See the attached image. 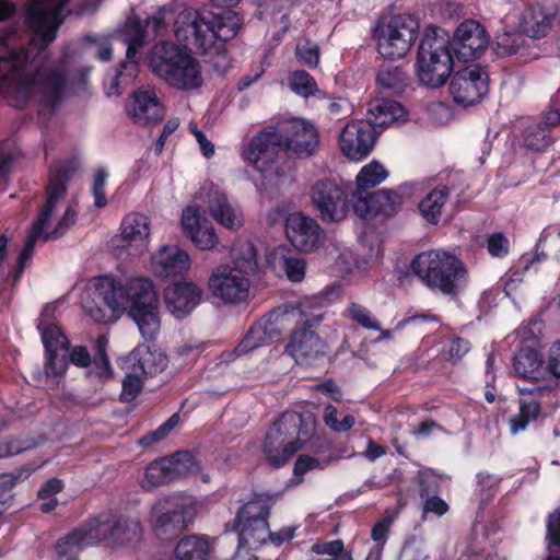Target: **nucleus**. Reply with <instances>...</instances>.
Here are the masks:
<instances>
[{
  "label": "nucleus",
  "instance_id": "obj_36",
  "mask_svg": "<svg viewBox=\"0 0 560 560\" xmlns=\"http://www.w3.org/2000/svg\"><path fill=\"white\" fill-rule=\"evenodd\" d=\"M529 49L528 39L522 32H504L494 40L493 50L499 58L520 56L527 57Z\"/></svg>",
  "mask_w": 560,
  "mask_h": 560
},
{
  "label": "nucleus",
  "instance_id": "obj_52",
  "mask_svg": "<svg viewBox=\"0 0 560 560\" xmlns=\"http://www.w3.org/2000/svg\"><path fill=\"white\" fill-rule=\"evenodd\" d=\"M266 339L264 337V331L260 328V325H252L249 329L246 331L245 336L241 339V341L236 345L234 349V353L237 357L247 354L254 349L266 345Z\"/></svg>",
  "mask_w": 560,
  "mask_h": 560
},
{
  "label": "nucleus",
  "instance_id": "obj_28",
  "mask_svg": "<svg viewBox=\"0 0 560 560\" xmlns=\"http://www.w3.org/2000/svg\"><path fill=\"white\" fill-rule=\"evenodd\" d=\"M122 360L132 366L142 376H154L163 372L167 364V355L156 350H151L149 346H138Z\"/></svg>",
  "mask_w": 560,
  "mask_h": 560
},
{
  "label": "nucleus",
  "instance_id": "obj_50",
  "mask_svg": "<svg viewBox=\"0 0 560 560\" xmlns=\"http://www.w3.org/2000/svg\"><path fill=\"white\" fill-rule=\"evenodd\" d=\"M346 317L357 325L370 329L380 330L381 325L377 319L372 315L371 311L362 304L350 302L346 310Z\"/></svg>",
  "mask_w": 560,
  "mask_h": 560
},
{
  "label": "nucleus",
  "instance_id": "obj_63",
  "mask_svg": "<svg viewBox=\"0 0 560 560\" xmlns=\"http://www.w3.org/2000/svg\"><path fill=\"white\" fill-rule=\"evenodd\" d=\"M325 464H322L320 459L311 455H300L293 466V475L295 477H302L314 469H325Z\"/></svg>",
  "mask_w": 560,
  "mask_h": 560
},
{
  "label": "nucleus",
  "instance_id": "obj_48",
  "mask_svg": "<svg viewBox=\"0 0 560 560\" xmlns=\"http://www.w3.org/2000/svg\"><path fill=\"white\" fill-rule=\"evenodd\" d=\"M37 329L40 332L45 351H58L59 349L69 348V340L57 324L37 326Z\"/></svg>",
  "mask_w": 560,
  "mask_h": 560
},
{
  "label": "nucleus",
  "instance_id": "obj_6",
  "mask_svg": "<svg viewBox=\"0 0 560 560\" xmlns=\"http://www.w3.org/2000/svg\"><path fill=\"white\" fill-rule=\"evenodd\" d=\"M148 59L152 72L177 90H196L203 83L201 66L185 46L161 40L151 48Z\"/></svg>",
  "mask_w": 560,
  "mask_h": 560
},
{
  "label": "nucleus",
  "instance_id": "obj_41",
  "mask_svg": "<svg viewBox=\"0 0 560 560\" xmlns=\"http://www.w3.org/2000/svg\"><path fill=\"white\" fill-rule=\"evenodd\" d=\"M536 260L551 259L560 265V229L545 230L540 235L536 247Z\"/></svg>",
  "mask_w": 560,
  "mask_h": 560
},
{
  "label": "nucleus",
  "instance_id": "obj_20",
  "mask_svg": "<svg viewBox=\"0 0 560 560\" xmlns=\"http://www.w3.org/2000/svg\"><path fill=\"white\" fill-rule=\"evenodd\" d=\"M560 135V113L556 108H551L549 103L548 109L541 115V119L537 122L528 124L522 131L523 144L533 152H545L556 141Z\"/></svg>",
  "mask_w": 560,
  "mask_h": 560
},
{
  "label": "nucleus",
  "instance_id": "obj_25",
  "mask_svg": "<svg viewBox=\"0 0 560 560\" xmlns=\"http://www.w3.org/2000/svg\"><path fill=\"white\" fill-rule=\"evenodd\" d=\"M201 296V289L192 282H176L164 290L165 306L178 319L189 315L200 303Z\"/></svg>",
  "mask_w": 560,
  "mask_h": 560
},
{
  "label": "nucleus",
  "instance_id": "obj_30",
  "mask_svg": "<svg viewBox=\"0 0 560 560\" xmlns=\"http://www.w3.org/2000/svg\"><path fill=\"white\" fill-rule=\"evenodd\" d=\"M150 235V219L138 212H131L124 217L120 224L121 246L140 247V253L147 247Z\"/></svg>",
  "mask_w": 560,
  "mask_h": 560
},
{
  "label": "nucleus",
  "instance_id": "obj_27",
  "mask_svg": "<svg viewBox=\"0 0 560 560\" xmlns=\"http://www.w3.org/2000/svg\"><path fill=\"white\" fill-rule=\"evenodd\" d=\"M93 544L96 541L89 520L56 541V560H79L80 553Z\"/></svg>",
  "mask_w": 560,
  "mask_h": 560
},
{
  "label": "nucleus",
  "instance_id": "obj_23",
  "mask_svg": "<svg viewBox=\"0 0 560 560\" xmlns=\"http://www.w3.org/2000/svg\"><path fill=\"white\" fill-rule=\"evenodd\" d=\"M282 141L288 158H310L319 145V135L316 127L304 120H294L282 131Z\"/></svg>",
  "mask_w": 560,
  "mask_h": 560
},
{
  "label": "nucleus",
  "instance_id": "obj_29",
  "mask_svg": "<svg viewBox=\"0 0 560 560\" xmlns=\"http://www.w3.org/2000/svg\"><path fill=\"white\" fill-rule=\"evenodd\" d=\"M553 19V14L542 5L530 4L522 12L520 27L527 39H540L550 33Z\"/></svg>",
  "mask_w": 560,
  "mask_h": 560
},
{
  "label": "nucleus",
  "instance_id": "obj_10",
  "mask_svg": "<svg viewBox=\"0 0 560 560\" xmlns=\"http://www.w3.org/2000/svg\"><path fill=\"white\" fill-rule=\"evenodd\" d=\"M243 18L231 9L220 12L195 11L184 22V32L188 34L190 44L196 48H209L214 44L228 43L233 39L243 26Z\"/></svg>",
  "mask_w": 560,
  "mask_h": 560
},
{
  "label": "nucleus",
  "instance_id": "obj_3",
  "mask_svg": "<svg viewBox=\"0 0 560 560\" xmlns=\"http://www.w3.org/2000/svg\"><path fill=\"white\" fill-rule=\"evenodd\" d=\"M317 419L312 411H284L269 427L264 442L262 454L266 463L273 468L284 466L312 436Z\"/></svg>",
  "mask_w": 560,
  "mask_h": 560
},
{
  "label": "nucleus",
  "instance_id": "obj_45",
  "mask_svg": "<svg viewBox=\"0 0 560 560\" xmlns=\"http://www.w3.org/2000/svg\"><path fill=\"white\" fill-rule=\"evenodd\" d=\"M165 457L166 460H170L174 479L192 474L199 468L198 462L190 451H177Z\"/></svg>",
  "mask_w": 560,
  "mask_h": 560
},
{
  "label": "nucleus",
  "instance_id": "obj_46",
  "mask_svg": "<svg viewBox=\"0 0 560 560\" xmlns=\"http://www.w3.org/2000/svg\"><path fill=\"white\" fill-rule=\"evenodd\" d=\"M197 50L208 58L213 70L220 74H224L231 68V57L229 55L226 43L214 42L209 48H197Z\"/></svg>",
  "mask_w": 560,
  "mask_h": 560
},
{
  "label": "nucleus",
  "instance_id": "obj_22",
  "mask_svg": "<svg viewBox=\"0 0 560 560\" xmlns=\"http://www.w3.org/2000/svg\"><path fill=\"white\" fill-rule=\"evenodd\" d=\"M518 413L510 419V430L513 434L527 429L528 424L541 413V399L549 396V386L530 383L528 386L518 387Z\"/></svg>",
  "mask_w": 560,
  "mask_h": 560
},
{
  "label": "nucleus",
  "instance_id": "obj_17",
  "mask_svg": "<svg viewBox=\"0 0 560 560\" xmlns=\"http://www.w3.org/2000/svg\"><path fill=\"white\" fill-rule=\"evenodd\" d=\"M489 73L480 65L456 71L450 82V94L457 105L468 107L479 103L489 91Z\"/></svg>",
  "mask_w": 560,
  "mask_h": 560
},
{
  "label": "nucleus",
  "instance_id": "obj_13",
  "mask_svg": "<svg viewBox=\"0 0 560 560\" xmlns=\"http://www.w3.org/2000/svg\"><path fill=\"white\" fill-rule=\"evenodd\" d=\"M420 24L411 14L393 15L384 26L374 31L377 50L383 58L397 60L404 58L419 36Z\"/></svg>",
  "mask_w": 560,
  "mask_h": 560
},
{
  "label": "nucleus",
  "instance_id": "obj_56",
  "mask_svg": "<svg viewBox=\"0 0 560 560\" xmlns=\"http://www.w3.org/2000/svg\"><path fill=\"white\" fill-rule=\"evenodd\" d=\"M37 446L34 440L9 439L0 442V459L21 454Z\"/></svg>",
  "mask_w": 560,
  "mask_h": 560
},
{
  "label": "nucleus",
  "instance_id": "obj_37",
  "mask_svg": "<svg viewBox=\"0 0 560 560\" xmlns=\"http://www.w3.org/2000/svg\"><path fill=\"white\" fill-rule=\"evenodd\" d=\"M375 82L378 89L394 95H400L407 86V74L398 66L381 65Z\"/></svg>",
  "mask_w": 560,
  "mask_h": 560
},
{
  "label": "nucleus",
  "instance_id": "obj_51",
  "mask_svg": "<svg viewBox=\"0 0 560 560\" xmlns=\"http://www.w3.org/2000/svg\"><path fill=\"white\" fill-rule=\"evenodd\" d=\"M295 58L301 65L310 69L317 68L320 59L318 45L310 38H305L296 45Z\"/></svg>",
  "mask_w": 560,
  "mask_h": 560
},
{
  "label": "nucleus",
  "instance_id": "obj_31",
  "mask_svg": "<svg viewBox=\"0 0 560 560\" xmlns=\"http://www.w3.org/2000/svg\"><path fill=\"white\" fill-rule=\"evenodd\" d=\"M454 191L455 185L450 178L447 184L438 185L420 200L418 209L425 222L434 225L440 222L442 209Z\"/></svg>",
  "mask_w": 560,
  "mask_h": 560
},
{
  "label": "nucleus",
  "instance_id": "obj_49",
  "mask_svg": "<svg viewBox=\"0 0 560 560\" xmlns=\"http://www.w3.org/2000/svg\"><path fill=\"white\" fill-rule=\"evenodd\" d=\"M290 89L302 97L314 95L317 91L315 79L305 70H294L289 74Z\"/></svg>",
  "mask_w": 560,
  "mask_h": 560
},
{
  "label": "nucleus",
  "instance_id": "obj_58",
  "mask_svg": "<svg viewBox=\"0 0 560 560\" xmlns=\"http://www.w3.org/2000/svg\"><path fill=\"white\" fill-rule=\"evenodd\" d=\"M282 267L291 282H301L305 277L306 262L301 257H284Z\"/></svg>",
  "mask_w": 560,
  "mask_h": 560
},
{
  "label": "nucleus",
  "instance_id": "obj_33",
  "mask_svg": "<svg viewBox=\"0 0 560 560\" xmlns=\"http://www.w3.org/2000/svg\"><path fill=\"white\" fill-rule=\"evenodd\" d=\"M512 365L518 377L537 382L542 373L544 359L535 347L522 345L513 355Z\"/></svg>",
  "mask_w": 560,
  "mask_h": 560
},
{
  "label": "nucleus",
  "instance_id": "obj_21",
  "mask_svg": "<svg viewBox=\"0 0 560 560\" xmlns=\"http://www.w3.org/2000/svg\"><path fill=\"white\" fill-rule=\"evenodd\" d=\"M285 234L296 249L305 253L318 248L324 238L323 229L317 221L300 211L287 217Z\"/></svg>",
  "mask_w": 560,
  "mask_h": 560
},
{
  "label": "nucleus",
  "instance_id": "obj_42",
  "mask_svg": "<svg viewBox=\"0 0 560 560\" xmlns=\"http://www.w3.org/2000/svg\"><path fill=\"white\" fill-rule=\"evenodd\" d=\"M121 370L126 372V375L121 383V393L119 400L121 402H131L141 393L143 388V376L138 373L132 366L126 363L122 359L118 362Z\"/></svg>",
  "mask_w": 560,
  "mask_h": 560
},
{
  "label": "nucleus",
  "instance_id": "obj_55",
  "mask_svg": "<svg viewBox=\"0 0 560 560\" xmlns=\"http://www.w3.org/2000/svg\"><path fill=\"white\" fill-rule=\"evenodd\" d=\"M121 35L124 37V42L144 45L147 42L148 31L141 19L132 18L126 22L121 31Z\"/></svg>",
  "mask_w": 560,
  "mask_h": 560
},
{
  "label": "nucleus",
  "instance_id": "obj_26",
  "mask_svg": "<svg viewBox=\"0 0 560 560\" xmlns=\"http://www.w3.org/2000/svg\"><path fill=\"white\" fill-rule=\"evenodd\" d=\"M128 110L133 120L139 125L159 122L164 117V106L151 86L141 88L133 92Z\"/></svg>",
  "mask_w": 560,
  "mask_h": 560
},
{
  "label": "nucleus",
  "instance_id": "obj_47",
  "mask_svg": "<svg viewBox=\"0 0 560 560\" xmlns=\"http://www.w3.org/2000/svg\"><path fill=\"white\" fill-rule=\"evenodd\" d=\"M323 419L325 424L334 432L346 433L355 424L354 416L350 413L339 412L338 409L327 404L324 407Z\"/></svg>",
  "mask_w": 560,
  "mask_h": 560
},
{
  "label": "nucleus",
  "instance_id": "obj_32",
  "mask_svg": "<svg viewBox=\"0 0 560 560\" xmlns=\"http://www.w3.org/2000/svg\"><path fill=\"white\" fill-rule=\"evenodd\" d=\"M190 267L189 255L178 247H164L154 261V272L160 278H175Z\"/></svg>",
  "mask_w": 560,
  "mask_h": 560
},
{
  "label": "nucleus",
  "instance_id": "obj_16",
  "mask_svg": "<svg viewBox=\"0 0 560 560\" xmlns=\"http://www.w3.org/2000/svg\"><path fill=\"white\" fill-rule=\"evenodd\" d=\"M311 200L324 222L337 223L346 219L350 200L347 190L335 180H317L311 189Z\"/></svg>",
  "mask_w": 560,
  "mask_h": 560
},
{
  "label": "nucleus",
  "instance_id": "obj_8",
  "mask_svg": "<svg viewBox=\"0 0 560 560\" xmlns=\"http://www.w3.org/2000/svg\"><path fill=\"white\" fill-rule=\"evenodd\" d=\"M450 38L443 28L429 25L424 28L417 52V75L425 86L441 88L450 78L454 67V54Z\"/></svg>",
  "mask_w": 560,
  "mask_h": 560
},
{
  "label": "nucleus",
  "instance_id": "obj_53",
  "mask_svg": "<svg viewBox=\"0 0 560 560\" xmlns=\"http://www.w3.org/2000/svg\"><path fill=\"white\" fill-rule=\"evenodd\" d=\"M390 522L386 518L377 521L371 529V538L375 541V549L371 550L365 560H381L383 548L388 539Z\"/></svg>",
  "mask_w": 560,
  "mask_h": 560
},
{
  "label": "nucleus",
  "instance_id": "obj_12",
  "mask_svg": "<svg viewBox=\"0 0 560 560\" xmlns=\"http://www.w3.org/2000/svg\"><path fill=\"white\" fill-rule=\"evenodd\" d=\"M242 158L265 177L283 175V163L288 154L282 141V131L276 127L262 129L244 148Z\"/></svg>",
  "mask_w": 560,
  "mask_h": 560
},
{
  "label": "nucleus",
  "instance_id": "obj_43",
  "mask_svg": "<svg viewBox=\"0 0 560 560\" xmlns=\"http://www.w3.org/2000/svg\"><path fill=\"white\" fill-rule=\"evenodd\" d=\"M308 443V450L318 455L322 464L327 467L330 463L341 458V452L332 444V442L325 435H316V430L310 439L306 440Z\"/></svg>",
  "mask_w": 560,
  "mask_h": 560
},
{
  "label": "nucleus",
  "instance_id": "obj_2",
  "mask_svg": "<svg viewBox=\"0 0 560 560\" xmlns=\"http://www.w3.org/2000/svg\"><path fill=\"white\" fill-rule=\"evenodd\" d=\"M96 290L110 312L93 301L84 304L85 314L95 323H113L127 311L145 341L156 339L161 327L160 295L150 278H132L124 283L117 278L105 276L101 278Z\"/></svg>",
  "mask_w": 560,
  "mask_h": 560
},
{
  "label": "nucleus",
  "instance_id": "obj_38",
  "mask_svg": "<svg viewBox=\"0 0 560 560\" xmlns=\"http://www.w3.org/2000/svg\"><path fill=\"white\" fill-rule=\"evenodd\" d=\"M168 463L170 460H166V457H160L151 462L144 469L143 478L140 481L141 488L150 491L155 487L164 486L175 480Z\"/></svg>",
  "mask_w": 560,
  "mask_h": 560
},
{
  "label": "nucleus",
  "instance_id": "obj_18",
  "mask_svg": "<svg viewBox=\"0 0 560 560\" xmlns=\"http://www.w3.org/2000/svg\"><path fill=\"white\" fill-rule=\"evenodd\" d=\"M489 36L486 28L478 21L468 19L455 30L450 49L463 62L478 59L487 49Z\"/></svg>",
  "mask_w": 560,
  "mask_h": 560
},
{
  "label": "nucleus",
  "instance_id": "obj_44",
  "mask_svg": "<svg viewBox=\"0 0 560 560\" xmlns=\"http://www.w3.org/2000/svg\"><path fill=\"white\" fill-rule=\"evenodd\" d=\"M289 315L288 312L273 310L255 322L254 325H260L267 343L272 342L281 337L284 322Z\"/></svg>",
  "mask_w": 560,
  "mask_h": 560
},
{
  "label": "nucleus",
  "instance_id": "obj_15",
  "mask_svg": "<svg viewBox=\"0 0 560 560\" xmlns=\"http://www.w3.org/2000/svg\"><path fill=\"white\" fill-rule=\"evenodd\" d=\"M96 542L107 541L115 546H132L142 535L141 524L136 518L116 517L112 513H102L90 518Z\"/></svg>",
  "mask_w": 560,
  "mask_h": 560
},
{
  "label": "nucleus",
  "instance_id": "obj_60",
  "mask_svg": "<svg viewBox=\"0 0 560 560\" xmlns=\"http://www.w3.org/2000/svg\"><path fill=\"white\" fill-rule=\"evenodd\" d=\"M139 63L137 61H122L117 71L113 86H126L138 75Z\"/></svg>",
  "mask_w": 560,
  "mask_h": 560
},
{
  "label": "nucleus",
  "instance_id": "obj_9",
  "mask_svg": "<svg viewBox=\"0 0 560 560\" xmlns=\"http://www.w3.org/2000/svg\"><path fill=\"white\" fill-rule=\"evenodd\" d=\"M257 249L253 243H247L242 256L234 260V266L220 265L211 273L208 284L213 296L224 303L238 304L249 294L248 275L257 270Z\"/></svg>",
  "mask_w": 560,
  "mask_h": 560
},
{
  "label": "nucleus",
  "instance_id": "obj_62",
  "mask_svg": "<svg viewBox=\"0 0 560 560\" xmlns=\"http://www.w3.org/2000/svg\"><path fill=\"white\" fill-rule=\"evenodd\" d=\"M546 526L549 549H560V508L549 514Z\"/></svg>",
  "mask_w": 560,
  "mask_h": 560
},
{
  "label": "nucleus",
  "instance_id": "obj_57",
  "mask_svg": "<svg viewBox=\"0 0 560 560\" xmlns=\"http://www.w3.org/2000/svg\"><path fill=\"white\" fill-rule=\"evenodd\" d=\"M107 178L108 173L105 168H98L93 177L91 192L94 197V206L98 209L105 208L107 205V198L105 194Z\"/></svg>",
  "mask_w": 560,
  "mask_h": 560
},
{
  "label": "nucleus",
  "instance_id": "obj_61",
  "mask_svg": "<svg viewBox=\"0 0 560 560\" xmlns=\"http://www.w3.org/2000/svg\"><path fill=\"white\" fill-rule=\"evenodd\" d=\"M56 206L52 202L45 201L44 207L39 211L35 222L33 223L32 230L30 233L43 237L45 240V235L47 234L46 228L50 222L51 215L55 211Z\"/></svg>",
  "mask_w": 560,
  "mask_h": 560
},
{
  "label": "nucleus",
  "instance_id": "obj_35",
  "mask_svg": "<svg viewBox=\"0 0 560 560\" xmlns=\"http://www.w3.org/2000/svg\"><path fill=\"white\" fill-rule=\"evenodd\" d=\"M208 208L211 217L224 228L235 230L242 226V214L231 206L224 194L217 191L211 195Z\"/></svg>",
  "mask_w": 560,
  "mask_h": 560
},
{
  "label": "nucleus",
  "instance_id": "obj_40",
  "mask_svg": "<svg viewBox=\"0 0 560 560\" xmlns=\"http://www.w3.org/2000/svg\"><path fill=\"white\" fill-rule=\"evenodd\" d=\"M209 542L206 538L189 535L183 537L176 545V560H207L209 555Z\"/></svg>",
  "mask_w": 560,
  "mask_h": 560
},
{
  "label": "nucleus",
  "instance_id": "obj_1",
  "mask_svg": "<svg viewBox=\"0 0 560 560\" xmlns=\"http://www.w3.org/2000/svg\"><path fill=\"white\" fill-rule=\"evenodd\" d=\"M26 21L32 30L31 45L38 46V51L33 54L30 47H11L7 39H0V92L12 83L16 107L25 108L36 102L54 110L67 94L68 69L65 62L46 67L39 59L56 39L62 20L57 12L32 5Z\"/></svg>",
  "mask_w": 560,
  "mask_h": 560
},
{
  "label": "nucleus",
  "instance_id": "obj_34",
  "mask_svg": "<svg viewBox=\"0 0 560 560\" xmlns=\"http://www.w3.org/2000/svg\"><path fill=\"white\" fill-rule=\"evenodd\" d=\"M406 114L400 103L388 98H375L369 103L366 121L371 122L373 128H387Z\"/></svg>",
  "mask_w": 560,
  "mask_h": 560
},
{
  "label": "nucleus",
  "instance_id": "obj_64",
  "mask_svg": "<svg viewBox=\"0 0 560 560\" xmlns=\"http://www.w3.org/2000/svg\"><path fill=\"white\" fill-rule=\"evenodd\" d=\"M45 368L47 373L61 376L68 369V361L65 357L59 358L58 351H45Z\"/></svg>",
  "mask_w": 560,
  "mask_h": 560
},
{
  "label": "nucleus",
  "instance_id": "obj_11",
  "mask_svg": "<svg viewBox=\"0 0 560 560\" xmlns=\"http://www.w3.org/2000/svg\"><path fill=\"white\" fill-rule=\"evenodd\" d=\"M197 513L196 501L191 495L174 493L158 500L151 515L155 536L162 541L176 539L194 521Z\"/></svg>",
  "mask_w": 560,
  "mask_h": 560
},
{
  "label": "nucleus",
  "instance_id": "obj_19",
  "mask_svg": "<svg viewBox=\"0 0 560 560\" xmlns=\"http://www.w3.org/2000/svg\"><path fill=\"white\" fill-rule=\"evenodd\" d=\"M376 130L365 120H351L342 128L339 136V147L345 156L362 161L372 151Z\"/></svg>",
  "mask_w": 560,
  "mask_h": 560
},
{
  "label": "nucleus",
  "instance_id": "obj_24",
  "mask_svg": "<svg viewBox=\"0 0 560 560\" xmlns=\"http://www.w3.org/2000/svg\"><path fill=\"white\" fill-rule=\"evenodd\" d=\"M180 224L184 234L201 250L212 249L219 243V237L212 223L202 217L197 208H185L182 213Z\"/></svg>",
  "mask_w": 560,
  "mask_h": 560
},
{
  "label": "nucleus",
  "instance_id": "obj_54",
  "mask_svg": "<svg viewBox=\"0 0 560 560\" xmlns=\"http://www.w3.org/2000/svg\"><path fill=\"white\" fill-rule=\"evenodd\" d=\"M35 471L30 465H24L18 468L15 471L2 474L0 476V493L1 497L10 493L19 483L28 479Z\"/></svg>",
  "mask_w": 560,
  "mask_h": 560
},
{
  "label": "nucleus",
  "instance_id": "obj_7",
  "mask_svg": "<svg viewBox=\"0 0 560 560\" xmlns=\"http://www.w3.org/2000/svg\"><path fill=\"white\" fill-rule=\"evenodd\" d=\"M291 316L298 318L284 352L299 365L314 366L327 355V345L316 331L325 318V312L299 304L292 308Z\"/></svg>",
  "mask_w": 560,
  "mask_h": 560
},
{
  "label": "nucleus",
  "instance_id": "obj_14",
  "mask_svg": "<svg viewBox=\"0 0 560 560\" xmlns=\"http://www.w3.org/2000/svg\"><path fill=\"white\" fill-rule=\"evenodd\" d=\"M270 510V503L258 494L237 510L234 528L238 548L256 550L267 542Z\"/></svg>",
  "mask_w": 560,
  "mask_h": 560
},
{
  "label": "nucleus",
  "instance_id": "obj_39",
  "mask_svg": "<svg viewBox=\"0 0 560 560\" xmlns=\"http://www.w3.org/2000/svg\"><path fill=\"white\" fill-rule=\"evenodd\" d=\"M74 170L70 164H61L50 174L45 187L46 201L57 206L58 201L66 195L67 185L73 176Z\"/></svg>",
  "mask_w": 560,
  "mask_h": 560
},
{
  "label": "nucleus",
  "instance_id": "obj_4",
  "mask_svg": "<svg viewBox=\"0 0 560 560\" xmlns=\"http://www.w3.org/2000/svg\"><path fill=\"white\" fill-rule=\"evenodd\" d=\"M410 270L434 294L457 298L466 285L468 271L455 255L442 249H429L417 254L410 261Z\"/></svg>",
  "mask_w": 560,
  "mask_h": 560
},
{
  "label": "nucleus",
  "instance_id": "obj_5",
  "mask_svg": "<svg viewBox=\"0 0 560 560\" xmlns=\"http://www.w3.org/2000/svg\"><path fill=\"white\" fill-rule=\"evenodd\" d=\"M388 176L387 170L377 161L364 165L357 175L355 192L352 194L354 213L363 220L388 219L396 215L402 206V196L394 189L382 188L369 192Z\"/></svg>",
  "mask_w": 560,
  "mask_h": 560
},
{
  "label": "nucleus",
  "instance_id": "obj_59",
  "mask_svg": "<svg viewBox=\"0 0 560 560\" xmlns=\"http://www.w3.org/2000/svg\"><path fill=\"white\" fill-rule=\"evenodd\" d=\"M487 249L492 257L503 258L510 252V241L502 232L492 233L488 237Z\"/></svg>",
  "mask_w": 560,
  "mask_h": 560
}]
</instances>
